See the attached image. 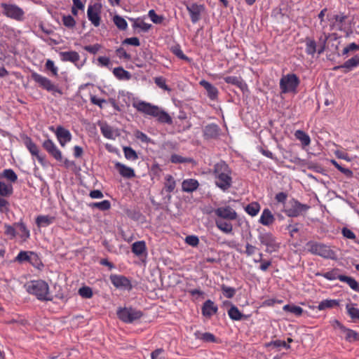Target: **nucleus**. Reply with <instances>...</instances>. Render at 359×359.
I'll list each match as a JSON object with an SVG mask.
<instances>
[{
  "mask_svg": "<svg viewBox=\"0 0 359 359\" xmlns=\"http://www.w3.org/2000/svg\"><path fill=\"white\" fill-rule=\"evenodd\" d=\"M79 294L83 298H91L93 297V291L90 287L83 286L79 290Z\"/></svg>",
  "mask_w": 359,
  "mask_h": 359,
  "instance_id": "13d9d810",
  "label": "nucleus"
},
{
  "mask_svg": "<svg viewBox=\"0 0 359 359\" xmlns=\"http://www.w3.org/2000/svg\"><path fill=\"white\" fill-rule=\"evenodd\" d=\"M359 50V45L355 43H351L346 46L342 50V55H347L349 52L356 51Z\"/></svg>",
  "mask_w": 359,
  "mask_h": 359,
  "instance_id": "774afa93",
  "label": "nucleus"
},
{
  "mask_svg": "<svg viewBox=\"0 0 359 359\" xmlns=\"http://www.w3.org/2000/svg\"><path fill=\"white\" fill-rule=\"evenodd\" d=\"M118 318L126 323H133L139 320L143 313L141 311L132 307L120 308L117 311Z\"/></svg>",
  "mask_w": 359,
  "mask_h": 359,
  "instance_id": "423d86ee",
  "label": "nucleus"
},
{
  "mask_svg": "<svg viewBox=\"0 0 359 359\" xmlns=\"http://www.w3.org/2000/svg\"><path fill=\"white\" fill-rule=\"evenodd\" d=\"M113 285L116 288L130 290L132 285L129 279L121 275L112 274L109 277Z\"/></svg>",
  "mask_w": 359,
  "mask_h": 359,
  "instance_id": "4468645a",
  "label": "nucleus"
},
{
  "mask_svg": "<svg viewBox=\"0 0 359 359\" xmlns=\"http://www.w3.org/2000/svg\"><path fill=\"white\" fill-rule=\"evenodd\" d=\"M265 346L266 347L273 346L274 348L283 347L286 349L290 348V346L289 344H287L285 341H282V340L271 341L270 342L266 343L265 344Z\"/></svg>",
  "mask_w": 359,
  "mask_h": 359,
  "instance_id": "5fc2aeb1",
  "label": "nucleus"
},
{
  "mask_svg": "<svg viewBox=\"0 0 359 359\" xmlns=\"http://www.w3.org/2000/svg\"><path fill=\"white\" fill-rule=\"evenodd\" d=\"M14 226L16 227V229H18L20 231V236L24 239L26 240L29 238L30 233L29 230L26 226L25 224L22 222H15L14 224Z\"/></svg>",
  "mask_w": 359,
  "mask_h": 359,
  "instance_id": "a19ab883",
  "label": "nucleus"
},
{
  "mask_svg": "<svg viewBox=\"0 0 359 359\" xmlns=\"http://www.w3.org/2000/svg\"><path fill=\"white\" fill-rule=\"evenodd\" d=\"M219 219L232 221L236 219L238 214L229 205L219 207L212 210Z\"/></svg>",
  "mask_w": 359,
  "mask_h": 359,
  "instance_id": "9b49d317",
  "label": "nucleus"
},
{
  "mask_svg": "<svg viewBox=\"0 0 359 359\" xmlns=\"http://www.w3.org/2000/svg\"><path fill=\"white\" fill-rule=\"evenodd\" d=\"M156 85L164 90L170 92L171 88L166 84V79L163 76H157L154 78Z\"/></svg>",
  "mask_w": 359,
  "mask_h": 359,
  "instance_id": "864d4df0",
  "label": "nucleus"
},
{
  "mask_svg": "<svg viewBox=\"0 0 359 359\" xmlns=\"http://www.w3.org/2000/svg\"><path fill=\"white\" fill-rule=\"evenodd\" d=\"M327 39H328V36L326 34H323L322 36H320L318 41H319L320 47L318 50V54H321L324 52Z\"/></svg>",
  "mask_w": 359,
  "mask_h": 359,
  "instance_id": "680f3d73",
  "label": "nucleus"
},
{
  "mask_svg": "<svg viewBox=\"0 0 359 359\" xmlns=\"http://www.w3.org/2000/svg\"><path fill=\"white\" fill-rule=\"evenodd\" d=\"M25 144L30 154L36 158L39 163L43 166L46 165V161L45 156L40 154L38 146L32 141L30 137H26L25 140Z\"/></svg>",
  "mask_w": 359,
  "mask_h": 359,
  "instance_id": "f8f14e48",
  "label": "nucleus"
},
{
  "mask_svg": "<svg viewBox=\"0 0 359 359\" xmlns=\"http://www.w3.org/2000/svg\"><path fill=\"white\" fill-rule=\"evenodd\" d=\"M55 221V217L50 215H39L36 218V224L39 227H46Z\"/></svg>",
  "mask_w": 359,
  "mask_h": 359,
  "instance_id": "cd10ccee",
  "label": "nucleus"
},
{
  "mask_svg": "<svg viewBox=\"0 0 359 359\" xmlns=\"http://www.w3.org/2000/svg\"><path fill=\"white\" fill-rule=\"evenodd\" d=\"M4 233L6 236H8L10 238H13L16 236V230L15 226L9 225V224H4Z\"/></svg>",
  "mask_w": 359,
  "mask_h": 359,
  "instance_id": "052dcab7",
  "label": "nucleus"
},
{
  "mask_svg": "<svg viewBox=\"0 0 359 359\" xmlns=\"http://www.w3.org/2000/svg\"><path fill=\"white\" fill-rule=\"evenodd\" d=\"M45 66H46V68L48 70H50L54 76L57 75L58 69L55 65V63L53 60H49V59L47 60Z\"/></svg>",
  "mask_w": 359,
  "mask_h": 359,
  "instance_id": "338daca9",
  "label": "nucleus"
},
{
  "mask_svg": "<svg viewBox=\"0 0 359 359\" xmlns=\"http://www.w3.org/2000/svg\"><path fill=\"white\" fill-rule=\"evenodd\" d=\"M339 305V301L337 299H325L321 301L317 308L319 311H323L326 309H331Z\"/></svg>",
  "mask_w": 359,
  "mask_h": 359,
  "instance_id": "f704fd0d",
  "label": "nucleus"
},
{
  "mask_svg": "<svg viewBox=\"0 0 359 359\" xmlns=\"http://www.w3.org/2000/svg\"><path fill=\"white\" fill-rule=\"evenodd\" d=\"M339 269L335 268V269H333L331 271H329L327 272H325V273H318L316 275L317 276H323V277H324L325 278H326L327 280H337V279L340 280V277L342 276L343 275L339 274Z\"/></svg>",
  "mask_w": 359,
  "mask_h": 359,
  "instance_id": "7c9ffc66",
  "label": "nucleus"
},
{
  "mask_svg": "<svg viewBox=\"0 0 359 359\" xmlns=\"http://www.w3.org/2000/svg\"><path fill=\"white\" fill-rule=\"evenodd\" d=\"M306 43V53L308 55H313L316 50V42L315 40L311 38H306L305 39Z\"/></svg>",
  "mask_w": 359,
  "mask_h": 359,
  "instance_id": "a18cd8bd",
  "label": "nucleus"
},
{
  "mask_svg": "<svg viewBox=\"0 0 359 359\" xmlns=\"http://www.w3.org/2000/svg\"><path fill=\"white\" fill-rule=\"evenodd\" d=\"M171 52L181 60L190 62L191 60L185 55L179 44H176L170 48Z\"/></svg>",
  "mask_w": 359,
  "mask_h": 359,
  "instance_id": "37998d69",
  "label": "nucleus"
},
{
  "mask_svg": "<svg viewBox=\"0 0 359 359\" xmlns=\"http://www.w3.org/2000/svg\"><path fill=\"white\" fill-rule=\"evenodd\" d=\"M113 22L120 30H126L128 27L126 20L118 15H115L114 16Z\"/></svg>",
  "mask_w": 359,
  "mask_h": 359,
  "instance_id": "8fccbe9b",
  "label": "nucleus"
},
{
  "mask_svg": "<svg viewBox=\"0 0 359 359\" xmlns=\"http://www.w3.org/2000/svg\"><path fill=\"white\" fill-rule=\"evenodd\" d=\"M358 66L359 55H356L346 60L343 65L334 67L333 70L337 71L338 69H343L344 73H348Z\"/></svg>",
  "mask_w": 359,
  "mask_h": 359,
  "instance_id": "6ab92c4d",
  "label": "nucleus"
},
{
  "mask_svg": "<svg viewBox=\"0 0 359 359\" xmlns=\"http://www.w3.org/2000/svg\"><path fill=\"white\" fill-rule=\"evenodd\" d=\"M114 75L119 80H130L131 74L129 72L125 70L123 67H118L113 69Z\"/></svg>",
  "mask_w": 359,
  "mask_h": 359,
  "instance_id": "473e14b6",
  "label": "nucleus"
},
{
  "mask_svg": "<svg viewBox=\"0 0 359 359\" xmlns=\"http://www.w3.org/2000/svg\"><path fill=\"white\" fill-rule=\"evenodd\" d=\"M123 150L126 159L129 161H136L138 158L136 151L132 147H124Z\"/></svg>",
  "mask_w": 359,
  "mask_h": 359,
  "instance_id": "3c124183",
  "label": "nucleus"
},
{
  "mask_svg": "<svg viewBox=\"0 0 359 359\" xmlns=\"http://www.w3.org/2000/svg\"><path fill=\"white\" fill-rule=\"evenodd\" d=\"M299 79L294 74H287L280 80V88L281 93H288L295 92L299 84Z\"/></svg>",
  "mask_w": 359,
  "mask_h": 359,
  "instance_id": "39448f33",
  "label": "nucleus"
},
{
  "mask_svg": "<svg viewBox=\"0 0 359 359\" xmlns=\"http://www.w3.org/2000/svg\"><path fill=\"white\" fill-rule=\"evenodd\" d=\"M199 182L196 179H186L182 182V190L184 192L191 193L197 190Z\"/></svg>",
  "mask_w": 359,
  "mask_h": 359,
  "instance_id": "5701e85b",
  "label": "nucleus"
},
{
  "mask_svg": "<svg viewBox=\"0 0 359 359\" xmlns=\"http://www.w3.org/2000/svg\"><path fill=\"white\" fill-rule=\"evenodd\" d=\"M42 146L43 149L56 161L60 162L62 161V155L61 151L57 147L55 144L50 139H47L43 141Z\"/></svg>",
  "mask_w": 359,
  "mask_h": 359,
  "instance_id": "ddd939ff",
  "label": "nucleus"
},
{
  "mask_svg": "<svg viewBox=\"0 0 359 359\" xmlns=\"http://www.w3.org/2000/svg\"><path fill=\"white\" fill-rule=\"evenodd\" d=\"M221 290L223 294L228 299L232 298L236 294L235 288L226 286L224 284L221 285Z\"/></svg>",
  "mask_w": 359,
  "mask_h": 359,
  "instance_id": "4d7b16f0",
  "label": "nucleus"
},
{
  "mask_svg": "<svg viewBox=\"0 0 359 359\" xmlns=\"http://www.w3.org/2000/svg\"><path fill=\"white\" fill-rule=\"evenodd\" d=\"M55 134L57 139L62 147H65V144L70 142L72 140V135L67 129L60 126H57L55 131Z\"/></svg>",
  "mask_w": 359,
  "mask_h": 359,
  "instance_id": "a211bd4d",
  "label": "nucleus"
},
{
  "mask_svg": "<svg viewBox=\"0 0 359 359\" xmlns=\"http://www.w3.org/2000/svg\"><path fill=\"white\" fill-rule=\"evenodd\" d=\"M63 25L68 28H73L76 25V21L74 18L70 15H64L62 17Z\"/></svg>",
  "mask_w": 359,
  "mask_h": 359,
  "instance_id": "bf43d9fd",
  "label": "nucleus"
},
{
  "mask_svg": "<svg viewBox=\"0 0 359 359\" xmlns=\"http://www.w3.org/2000/svg\"><path fill=\"white\" fill-rule=\"evenodd\" d=\"M32 256H34L36 259L37 258L36 255L32 252L20 251L15 257V262H18L19 263L29 262L30 263H32Z\"/></svg>",
  "mask_w": 359,
  "mask_h": 359,
  "instance_id": "bb28decb",
  "label": "nucleus"
},
{
  "mask_svg": "<svg viewBox=\"0 0 359 359\" xmlns=\"http://www.w3.org/2000/svg\"><path fill=\"white\" fill-rule=\"evenodd\" d=\"M175 187L176 182L174 177L171 175H167L165 177L163 190H165L168 193H171L175 190Z\"/></svg>",
  "mask_w": 359,
  "mask_h": 359,
  "instance_id": "e433bc0d",
  "label": "nucleus"
},
{
  "mask_svg": "<svg viewBox=\"0 0 359 359\" xmlns=\"http://www.w3.org/2000/svg\"><path fill=\"white\" fill-rule=\"evenodd\" d=\"M115 168L118 171L119 174L123 177L132 178L135 175V171L132 168L126 166V165L120 162H116L115 163Z\"/></svg>",
  "mask_w": 359,
  "mask_h": 359,
  "instance_id": "b1692460",
  "label": "nucleus"
},
{
  "mask_svg": "<svg viewBox=\"0 0 359 359\" xmlns=\"http://www.w3.org/2000/svg\"><path fill=\"white\" fill-rule=\"evenodd\" d=\"M231 170L224 161H220L213 168L212 174L215 185L223 191H226L232 186Z\"/></svg>",
  "mask_w": 359,
  "mask_h": 359,
  "instance_id": "f03ea898",
  "label": "nucleus"
},
{
  "mask_svg": "<svg viewBox=\"0 0 359 359\" xmlns=\"http://www.w3.org/2000/svg\"><path fill=\"white\" fill-rule=\"evenodd\" d=\"M130 20L133 21V28H140L144 32H148L151 27V25L147 23L142 20L138 22L137 20L130 19Z\"/></svg>",
  "mask_w": 359,
  "mask_h": 359,
  "instance_id": "6e6d98bb",
  "label": "nucleus"
},
{
  "mask_svg": "<svg viewBox=\"0 0 359 359\" xmlns=\"http://www.w3.org/2000/svg\"><path fill=\"white\" fill-rule=\"evenodd\" d=\"M91 208H97L100 210H108L111 208V203L108 200H104L100 202L92 203L89 205Z\"/></svg>",
  "mask_w": 359,
  "mask_h": 359,
  "instance_id": "603ef678",
  "label": "nucleus"
},
{
  "mask_svg": "<svg viewBox=\"0 0 359 359\" xmlns=\"http://www.w3.org/2000/svg\"><path fill=\"white\" fill-rule=\"evenodd\" d=\"M148 15L151 20L155 24H160L163 21V17L158 15L154 10H150L148 13Z\"/></svg>",
  "mask_w": 359,
  "mask_h": 359,
  "instance_id": "e2e57ef3",
  "label": "nucleus"
},
{
  "mask_svg": "<svg viewBox=\"0 0 359 359\" xmlns=\"http://www.w3.org/2000/svg\"><path fill=\"white\" fill-rule=\"evenodd\" d=\"M2 13L11 19L16 21H22L24 20L25 12L18 6L13 4H1Z\"/></svg>",
  "mask_w": 359,
  "mask_h": 359,
  "instance_id": "6e6552de",
  "label": "nucleus"
},
{
  "mask_svg": "<svg viewBox=\"0 0 359 359\" xmlns=\"http://www.w3.org/2000/svg\"><path fill=\"white\" fill-rule=\"evenodd\" d=\"M222 244L226 245L230 248L235 249L237 252L243 253V252L239 248V244L236 241H224Z\"/></svg>",
  "mask_w": 359,
  "mask_h": 359,
  "instance_id": "69168bd1",
  "label": "nucleus"
},
{
  "mask_svg": "<svg viewBox=\"0 0 359 359\" xmlns=\"http://www.w3.org/2000/svg\"><path fill=\"white\" fill-rule=\"evenodd\" d=\"M60 59L63 62H70L76 66L79 69H81L85 64L86 60H83L80 64L78 62L80 60L79 54L76 51H64L60 53Z\"/></svg>",
  "mask_w": 359,
  "mask_h": 359,
  "instance_id": "2eb2a0df",
  "label": "nucleus"
},
{
  "mask_svg": "<svg viewBox=\"0 0 359 359\" xmlns=\"http://www.w3.org/2000/svg\"><path fill=\"white\" fill-rule=\"evenodd\" d=\"M133 107L139 112L147 116L156 118L159 123L169 125L172 123L171 116L166 111L151 103L145 101H138L133 102Z\"/></svg>",
  "mask_w": 359,
  "mask_h": 359,
  "instance_id": "f257e3e1",
  "label": "nucleus"
},
{
  "mask_svg": "<svg viewBox=\"0 0 359 359\" xmlns=\"http://www.w3.org/2000/svg\"><path fill=\"white\" fill-rule=\"evenodd\" d=\"M28 293L36 296L40 301H52L48 283L42 280H32L27 284Z\"/></svg>",
  "mask_w": 359,
  "mask_h": 359,
  "instance_id": "7ed1b4c3",
  "label": "nucleus"
},
{
  "mask_svg": "<svg viewBox=\"0 0 359 359\" xmlns=\"http://www.w3.org/2000/svg\"><path fill=\"white\" fill-rule=\"evenodd\" d=\"M261 206L257 202H252L248 204L245 208V212L252 217L256 216L259 212Z\"/></svg>",
  "mask_w": 359,
  "mask_h": 359,
  "instance_id": "79ce46f5",
  "label": "nucleus"
},
{
  "mask_svg": "<svg viewBox=\"0 0 359 359\" xmlns=\"http://www.w3.org/2000/svg\"><path fill=\"white\" fill-rule=\"evenodd\" d=\"M274 221L275 217L271 211L268 208L264 209L259 217V222L264 226H269L271 225Z\"/></svg>",
  "mask_w": 359,
  "mask_h": 359,
  "instance_id": "393cba45",
  "label": "nucleus"
},
{
  "mask_svg": "<svg viewBox=\"0 0 359 359\" xmlns=\"http://www.w3.org/2000/svg\"><path fill=\"white\" fill-rule=\"evenodd\" d=\"M224 80L226 83L237 86L243 93L248 91V85L241 76H229L224 77Z\"/></svg>",
  "mask_w": 359,
  "mask_h": 359,
  "instance_id": "aec40b11",
  "label": "nucleus"
},
{
  "mask_svg": "<svg viewBox=\"0 0 359 359\" xmlns=\"http://www.w3.org/2000/svg\"><path fill=\"white\" fill-rule=\"evenodd\" d=\"M228 315L233 320L238 321L243 319H246V316L241 313L239 309L234 305H232L228 310Z\"/></svg>",
  "mask_w": 359,
  "mask_h": 359,
  "instance_id": "c756f323",
  "label": "nucleus"
},
{
  "mask_svg": "<svg viewBox=\"0 0 359 359\" xmlns=\"http://www.w3.org/2000/svg\"><path fill=\"white\" fill-rule=\"evenodd\" d=\"M296 138L301 141L302 144L306 147L309 146L311 143L310 137L303 130H298L294 134Z\"/></svg>",
  "mask_w": 359,
  "mask_h": 359,
  "instance_id": "c03bdc74",
  "label": "nucleus"
},
{
  "mask_svg": "<svg viewBox=\"0 0 359 359\" xmlns=\"http://www.w3.org/2000/svg\"><path fill=\"white\" fill-rule=\"evenodd\" d=\"M199 84L205 89V90L207 92L208 97L210 100H215L217 98L218 90L215 86H214L210 82H208L204 79L201 80L199 82Z\"/></svg>",
  "mask_w": 359,
  "mask_h": 359,
  "instance_id": "4be33fe9",
  "label": "nucleus"
},
{
  "mask_svg": "<svg viewBox=\"0 0 359 359\" xmlns=\"http://www.w3.org/2000/svg\"><path fill=\"white\" fill-rule=\"evenodd\" d=\"M306 204H302L297 200L290 201V206L285 209V214L290 217H297L309 209Z\"/></svg>",
  "mask_w": 359,
  "mask_h": 359,
  "instance_id": "9d476101",
  "label": "nucleus"
},
{
  "mask_svg": "<svg viewBox=\"0 0 359 359\" xmlns=\"http://www.w3.org/2000/svg\"><path fill=\"white\" fill-rule=\"evenodd\" d=\"M283 311L294 314L296 316H300L304 312L302 307L294 304H286L283 306Z\"/></svg>",
  "mask_w": 359,
  "mask_h": 359,
  "instance_id": "49530a36",
  "label": "nucleus"
},
{
  "mask_svg": "<svg viewBox=\"0 0 359 359\" xmlns=\"http://www.w3.org/2000/svg\"><path fill=\"white\" fill-rule=\"evenodd\" d=\"M100 6L97 4L95 5H90L88 7L87 10V16L88 20L91 22V23L95 27H98L100 25Z\"/></svg>",
  "mask_w": 359,
  "mask_h": 359,
  "instance_id": "dca6fc26",
  "label": "nucleus"
},
{
  "mask_svg": "<svg viewBox=\"0 0 359 359\" xmlns=\"http://www.w3.org/2000/svg\"><path fill=\"white\" fill-rule=\"evenodd\" d=\"M13 193V187L11 184H6L0 181V196L3 197H9Z\"/></svg>",
  "mask_w": 359,
  "mask_h": 359,
  "instance_id": "ea45409f",
  "label": "nucleus"
},
{
  "mask_svg": "<svg viewBox=\"0 0 359 359\" xmlns=\"http://www.w3.org/2000/svg\"><path fill=\"white\" fill-rule=\"evenodd\" d=\"M342 333L345 334V339L349 342H353L359 339V334L355 331L349 328L345 327Z\"/></svg>",
  "mask_w": 359,
  "mask_h": 359,
  "instance_id": "09e8293b",
  "label": "nucleus"
},
{
  "mask_svg": "<svg viewBox=\"0 0 359 359\" xmlns=\"http://www.w3.org/2000/svg\"><path fill=\"white\" fill-rule=\"evenodd\" d=\"M219 135V128L216 124H209L205 127L204 135L208 138L216 137Z\"/></svg>",
  "mask_w": 359,
  "mask_h": 359,
  "instance_id": "c9c22d12",
  "label": "nucleus"
},
{
  "mask_svg": "<svg viewBox=\"0 0 359 359\" xmlns=\"http://www.w3.org/2000/svg\"><path fill=\"white\" fill-rule=\"evenodd\" d=\"M340 281L346 283L353 290L359 292V283L353 278L343 275L340 277Z\"/></svg>",
  "mask_w": 359,
  "mask_h": 359,
  "instance_id": "58836bf2",
  "label": "nucleus"
},
{
  "mask_svg": "<svg viewBox=\"0 0 359 359\" xmlns=\"http://www.w3.org/2000/svg\"><path fill=\"white\" fill-rule=\"evenodd\" d=\"M1 177L11 183H15L18 180V175L14 170L11 168L4 170L1 173Z\"/></svg>",
  "mask_w": 359,
  "mask_h": 359,
  "instance_id": "de8ad7c7",
  "label": "nucleus"
},
{
  "mask_svg": "<svg viewBox=\"0 0 359 359\" xmlns=\"http://www.w3.org/2000/svg\"><path fill=\"white\" fill-rule=\"evenodd\" d=\"M192 23H196L201 19V13L204 11L203 5L191 4L186 6Z\"/></svg>",
  "mask_w": 359,
  "mask_h": 359,
  "instance_id": "f3484780",
  "label": "nucleus"
},
{
  "mask_svg": "<svg viewBox=\"0 0 359 359\" xmlns=\"http://www.w3.org/2000/svg\"><path fill=\"white\" fill-rule=\"evenodd\" d=\"M31 76L40 87L47 91L52 92L53 93H57L60 95L62 94V91L57 86L53 83L49 79L35 72H32Z\"/></svg>",
  "mask_w": 359,
  "mask_h": 359,
  "instance_id": "1a4fd4ad",
  "label": "nucleus"
},
{
  "mask_svg": "<svg viewBox=\"0 0 359 359\" xmlns=\"http://www.w3.org/2000/svg\"><path fill=\"white\" fill-rule=\"evenodd\" d=\"M201 310L203 316L210 318L217 312L218 307L212 300L208 299L203 303Z\"/></svg>",
  "mask_w": 359,
  "mask_h": 359,
  "instance_id": "412c9836",
  "label": "nucleus"
},
{
  "mask_svg": "<svg viewBox=\"0 0 359 359\" xmlns=\"http://www.w3.org/2000/svg\"><path fill=\"white\" fill-rule=\"evenodd\" d=\"M348 315L353 321H359V309L355 307L353 303L347 304L346 306Z\"/></svg>",
  "mask_w": 359,
  "mask_h": 359,
  "instance_id": "72a5a7b5",
  "label": "nucleus"
},
{
  "mask_svg": "<svg viewBox=\"0 0 359 359\" xmlns=\"http://www.w3.org/2000/svg\"><path fill=\"white\" fill-rule=\"evenodd\" d=\"M215 226L219 230L226 234L233 233V224L227 220L216 219Z\"/></svg>",
  "mask_w": 359,
  "mask_h": 359,
  "instance_id": "a878e982",
  "label": "nucleus"
},
{
  "mask_svg": "<svg viewBox=\"0 0 359 359\" xmlns=\"http://www.w3.org/2000/svg\"><path fill=\"white\" fill-rule=\"evenodd\" d=\"M306 248L308 251L313 255H318L325 259H335V252L329 246L322 243L311 241L306 243Z\"/></svg>",
  "mask_w": 359,
  "mask_h": 359,
  "instance_id": "20e7f679",
  "label": "nucleus"
},
{
  "mask_svg": "<svg viewBox=\"0 0 359 359\" xmlns=\"http://www.w3.org/2000/svg\"><path fill=\"white\" fill-rule=\"evenodd\" d=\"M100 130L103 136L109 140L115 138V134L113 128L107 123L100 124Z\"/></svg>",
  "mask_w": 359,
  "mask_h": 359,
  "instance_id": "4c0bfd02",
  "label": "nucleus"
},
{
  "mask_svg": "<svg viewBox=\"0 0 359 359\" xmlns=\"http://www.w3.org/2000/svg\"><path fill=\"white\" fill-rule=\"evenodd\" d=\"M258 239L261 243L266 247V252L273 253L277 252L280 248V243L276 238L270 232L260 233Z\"/></svg>",
  "mask_w": 359,
  "mask_h": 359,
  "instance_id": "0eeeda50",
  "label": "nucleus"
},
{
  "mask_svg": "<svg viewBox=\"0 0 359 359\" xmlns=\"http://www.w3.org/2000/svg\"><path fill=\"white\" fill-rule=\"evenodd\" d=\"M146 251V243L143 241H136L132 245V252L137 256L143 255Z\"/></svg>",
  "mask_w": 359,
  "mask_h": 359,
  "instance_id": "c85d7f7f",
  "label": "nucleus"
},
{
  "mask_svg": "<svg viewBox=\"0 0 359 359\" xmlns=\"http://www.w3.org/2000/svg\"><path fill=\"white\" fill-rule=\"evenodd\" d=\"M185 242L188 245L192 246V247H196L199 243V239L198 236L194 235L187 236L185 238Z\"/></svg>",
  "mask_w": 359,
  "mask_h": 359,
  "instance_id": "0e129e2a",
  "label": "nucleus"
},
{
  "mask_svg": "<svg viewBox=\"0 0 359 359\" xmlns=\"http://www.w3.org/2000/svg\"><path fill=\"white\" fill-rule=\"evenodd\" d=\"M194 336L196 339L202 340L204 342L216 341V337L210 332H201L200 331H196L194 332Z\"/></svg>",
  "mask_w": 359,
  "mask_h": 359,
  "instance_id": "2f4dec72",
  "label": "nucleus"
}]
</instances>
